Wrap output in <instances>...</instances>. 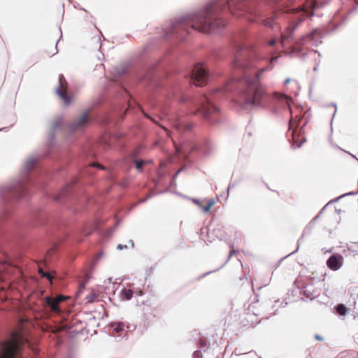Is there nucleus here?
I'll return each instance as SVG.
<instances>
[{
  "mask_svg": "<svg viewBox=\"0 0 358 358\" xmlns=\"http://www.w3.org/2000/svg\"><path fill=\"white\" fill-rule=\"evenodd\" d=\"M103 256V252L102 250L99 251L96 256L94 257V261L95 263L98 262Z\"/></svg>",
  "mask_w": 358,
  "mask_h": 358,
  "instance_id": "23",
  "label": "nucleus"
},
{
  "mask_svg": "<svg viewBox=\"0 0 358 358\" xmlns=\"http://www.w3.org/2000/svg\"><path fill=\"white\" fill-rule=\"evenodd\" d=\"M319 219V216H315L313 219L311 220V221L308 224V225L305 227V229H303V234L301 236V237L298 239L297 241V248L296 249L292 252L291 253H289V255H294L295 254L296 252H297V251L299 250V247H300V245H301V241L303 239V238L305 237V236L306 235H310L311 234V231H312V229H313V227H315V222H316V220Z\"/></svg>",
  "mask_w": 358,
  "mask_h": 358,
  "instance_id": "8",
  "label": "nucleus"
},
{
  "mask_svg": "<svg viewBox=\"0 0 358 358\" xmlns=\"http://www.w3.org/2000/svg\"><path fill=\"white\" fill-rule=\"evenodd\" d=\"M97 297V295L96 294H90L87 296V299L88 302L92 301L94 299Z\"/></svg>",
  "mask_w": 358,
  "mask_h": 358,
  "instance_id": "27",
  "label": "nucleus"
},
{
  "mask_svg": "<svg viewBox=\"0 0 358 358\" xmlns=\"http://www.w3.org/2000/svg\"><path fill=\"white\" fill-rule=\"evenodd\" d=\"M315 338L318 341H324V338L319 335V334H315Z\"/></svg>",
  "mask_w": 358,
  "mask_h": 358,
  "instance_id": "31",
  "label": "nucleus"
},
{
  "mask_svg": "<svg viewBox=\"0 0 358 358\" xmlns=\"http://www.w3.org/2000/svg\"><path fill=\"white\" fill-rule=\"evenodd\" d=\"M174 182H175V180H171V184L172 185V184H173Z\"/></svg>",
  "mask_w": 358,
  "mask_h": 358,
  "instance_id": "45",
  "label": "nucleus"
},
{
  "mask_svg": "<svg viewBox=\"0 0 358 358\" xmlns=\"http://www.w3.org/2000/svg\"><path fill=\"white\" fill-rule=\"evenodd\" d=\"M343 264V257L339 253L332 254L327 260V267L334 271L340 269Z\"/></svg>",
  "mask_w": 358,
  "mask_h": 358,
  "instance_id": "6",
  "label": "nucleus"
},
{
  "mask_svg": "<svg viewBox=\"0 0 358 358\" xmlns=\"http://www.w3.org/2000/svg\"><path fill=\"white\" fill-rule=\"evenodd\" d=\"M182 171V169H180L177 171V172L173 176L172 180H175L176 178L178 176V175Z\"/></svg>",
  "mask_w": 358,
  "mask_h": 358,
  "instance_id": "32",
  "label": "nucleus"
},
{
  "mask_svg": "<svg viewBox=\"0 0 358 358\" xmlns=\"http://www.w3.org/2000/svg\"><path fill=\"white\" fill-rule=\"evenodd\" d=\"M229 247H230V251H229V257H228V259H230L231 257V256L237 252H238V250H235L234 248V243H230L229 244Z\"/></svg>",
  "mask_w": 358,
  "mask_h": 358,
  "instance_id": "22",
  "label": "nucleus"
},
{
  "mask_svg": "<svg viewBox=\"0 0 358 358\" xmlns=\"http://www.w3.org/2000/svg\"><path fill=\"white\" fill-rule=\"evenodd\" d=\"M68 358H71V357H68Z\"/></svg>",
  "mask_w": 358,
  "mask_h": 358,
  "instance_id": "48",
  "label": "nucleus"
},
{
  "mask_svg": "<svg viewBox=\"0 0 358 358\" xmlns=\"http://www.w3.org/2000/svg\"><path fill=\"white\" fill-rule=\"evenodd\" d=\"M313 52L315 53H318L319 57H320V54L318 52L317 50H313Z\"/></svg>",
  "mask_w": 358,
  "mask_h": 358,
  "instance_id": "43",
  "label": "nucleus"
},
{
  "mask_svg": "<svg viewBox=\"0 0 358 358\" xmlns=\"http://www.w3.org/2000/svg\"><path fill=\"white\" fill-rule=\"evenodd\" d=\"M48 305L50 307V308L54 311H59V300H52L50 298L48 297L46 299Z\"/></svg>",
  "mask_w": 358,
  "mask_h": 358,
  "instance_id": "16",
  "label": "nucleus"
},
{
  "mask_svg": "<svg viewBox=\"0 0 358 358\" xmlns=\"http://www.w3.org/2000/svg\"><path fill=\"white\" fill-rule=\"evenodd\" d=\"M124 324L122 322H114L110 324V328L115 332H121L124 330Z\"/></svg>",
  "mask_w": 358,
  "mask_h": 358,
  "instance_id": "15",
  "label": "nucleus"
},
{
  "mask_svg": "<svg viewBox=\"0 0 358 358\" xmlns=\"http://www.w3.org/2000/svg\"><path fill=\"white\" fill-rule=\"evenodd\" d=\"M39 273L43 278H46L50 283H52L53 277L50 273L45 272L41 268L39 269Z\"/></svg>",
  "mask_w": 358,
  "mask_h": 358,
  "instance_id": "19",
  "label": "nucleus"
},
{
  "mask_svg": "<svg viewBox=\"0 0 358 358\" xmlns=\"http://www.w3.org/2000/svg\"><path fill=\"white\" fill-rule=\"evenodd\" d=\"M59 39L56 42V45H55L56 52L53 55H55L58 52L57 43H59Z\"/></svg>",
  "mask_w": 358,
  "mask_h": 358,
  "instance_id": "35",
  "label": "nucleus"
},
{
  "mask_svg": "<svg viewBox=\"0 0 358 358\" xmlns=\"http://www.w3.org/2000/svg\"><path fill=\"white\" fill-rule=\"evenodd\" d=\"M331 105L335 108L334 112L332 117H331V129L332 130V121H333V119L336 113L337 110H336V104L335 103H331Z\"/></svg>",
  "mask_w": 358,
  "mask_h": 358,
  "instance_id": "28",
  "label": "nucleus"
},
{
  "mask_svg": "<svg viewBox=\"0 0 358 358\" xmlns=\"http://www.w3.org/2000/svg\"><path fill=\"white\" fill-rule=\"evenodd\" d=\"M130 163L134 164L135 165V168L139 172L143 171V165L148 163L147 161L144 159H136L134 156H131L129 159Z\"/></svg>",
  "mask_w": 358,
  "mask_h": 358,
  "instance_id": "12",
  "label": "nucleus"
},
{
  "mask_svg": "<svg viewBox=\"0 0 358 358\" xmlns=\"http://www.w3.org/2000/svg\"><path fill=\"white\" fill-rule=\"evenodd\" d=\"M63 299H64V296H59L55 300H59V301H61Z\"/></svg>",
  "mask_w": 358,
  "mask_h": 358,
  "instance_id": "38",
  "label": "nucleus"
},
{
  "mask_svg": "<svg viewBox=\"0 0 358 358\" xmlns=\"http://www.w3.org/2000/svg\"><path fill=\"white\" fill-rule=\"evenodd\" d=\"M8 128H9L8 127H5L0 128V131H8Z\"/></svg>",
  "mask_w": 358,
  "mask_h": 358,
  "instance_id": "36",
  "label": "nucleus"
},
{
  "mask_svg": "<svg viewBox=\"0 0 358 358\" xmlns=\"http://www.w3.org/2000/svg\"><path fill=\"white\" fill-rule=\"evenodd\" d=\"M290 255H291L288 254L287 255H286V256H285V257H282V258H281V259L278 262L276 266H278L280 264V263H281V262H282L285 258H287V257H289V256H290Z\"/></svg>",
  "mask_w": 358,
  "mask_h": 358,
  "instance_id": "33",
  "label": "nucleus"
},
{
  "mask_svg": "<svg viewBox=\"0 0 358 358\" xmlns=\"http://www.w3.org/2000/svg\"><path fill=\"white\" fill-rule=\"evenodd\" d=\"M263 183L266 186V187H267L269 190L272 191V189L269 187V186H268V185L267 183H266L264 181H263Z\"/></svg>",
  "mask_w": 358,
  "mask_h": 358,
  "instance_id": "41",
  "label": "nucleus"
},
{
  "mask_svg": "<svg viewBox=\"0 0 358 358\" xmlns=\"http://www.w3.org/2000/svg\"><path fill=\"white\" fill-rule=\"evenodd\" d=\"M192 129L191 125H186L185 129V130H190Z\"/></svg>",
  "mask_w": 358,
  "mask_h": 358,
  "instance_id": "37",
  "label": "nucleus"
},
{
  "mask_svg": "<svg viewBox=\"0 0 358 358\" xmlns=\"http://www.w3.org/2000/svg\"><path fill=\"white\" fill-rule=\"evenodd\" d=\"M215 203L214 199H209L207 201L206 205L202 206V210L203 213H207L210 211V208Z\"/></svg>",
  "mask_w": 358,
  "mask_h": 358,
  "instance_id": "18",
  "label": "nucleus"
},
{
  "mask_svg": "<svg viewBox=\"0 0 358 358\" xmlns=\"http://www.w3.org/2000/svg\"><path fill=\"white\" fill-rule=\"evenodd\" d=\"M129 243L131 244V247L134 248V243L132 240H130L129 241Z\"/></svg>",
  "mask_w": 358,
  "mask_h": 358,
  "instance_id": "42",
  "label": "nucleus"
},
{
  "mask_svg": "<svg viewBox=\"0 0 358 358\" xmlns=\"http://www.w3.org/2000/svg\"><path fill=\"white\" fill-rule=\"evenodd\" d=\"M90 109L84 110L79 117L68 124V131L71 134L77 131H84L85 129L92 123H99L106 126L113 121L114 117L109 114H104L101 117L97 113H90Z\"/></svg>",
  "mask_w": 358,
  "mask_h": 358,
  "instance_id": "2",
  "label": "nucleus"
},
{
  "mask_svg": "<svg viewBox=\"0 0 358 358\" xmlns=\"http://www.w3.org/2000/svg\"><path fill=\"white\" fill-rule=\"evenodd\" d=\"M327 203L320 210L318 214L316 216H319V217L321 216V215L324 212L326 208L328 206Z\"/></svg>",
  "mask_w": 358,
  "mask_h": 358,
  "instance_id": "30",
  "label": "nucleus"
},
{
  "mask_svg": "<svg viewBox=\"0 0 358 358\" xmlns=\"http://www.w3.org/2000/svg\"><path fill=\"white\" fill-rule=\"evenodd\" d=\"M53 200L66 208H71L78 200L74 185L67 183L64 185L57 194L53 195Z\"/></svg>",
  "mask_w": 358,
  "mask_h": 358,
  "instance_id": "4",
  "label": "nucleus"
},
{
  "mask_svg": "<svg viewBox=\"0 0 358 358\" xmlns=\"http://www.w3.org/2000/svg\"><path fill=\"white\" fill-rule=\"evenodd\" d=\"M60 124H61L60 120H57L52 125V129L48 134V143H47L49 148H51L52 147H53V145H55V143L56 142L55 131L60 126Z\"/></svg>",
  "mask_w": 358,
  "mask_h": 358,
  "instance_id": "10",
  "label": "nucleus"
},
{
  "mask_svg": "<svg viewBox=\"0 0 358 358\" xmlns=\"http://www.w3.org/2000/svg\"><path fill=\"white\" fill-rule=\"evenodd\" d=\"M65 82L66 83V80L65 79V77L64 76L63 74H60L59 76V78H58V83H59V85H58V87L55 89V93L57 94V95L62 99L64 101V104L65 106H69L71 101H72V97L71 96H67L63 91H62V87H63V83Z\"/></svg>",
  "mask_w": 358,
  "mask_h": 358,
  "instance_id": "7",
  "label": "nucleus"
},
{
  "mask_svg": "<svg viewBox=\"0 0 358 358\" xmlns=\"http://www.w3.org/2000/svg\"><path fill=\"white\" fill-rule=\"evenodd\" d=\"M334 309L337 315L343 317L346 316L350 311V309L343 303L337 304Z\"/></svg>",
  "mask_w": 358,
  "mask_h": 358,
  "instance_id": "13",
  "label": "nucleus"
},
{
  "mask_svg": "<svg viewBox=\"0 0 358 358\" xmlns=\"http://www.w3.org/2000/svg\"><path fill=\"white\" fill-rule=\"evenodd\" d=\"M199 347L200 349H203L205 352L210 345V342L206 338H200L199 341Z\"/></svg>",
  "mask_w": 358,
  "mask_h": 358,
  "instance_id": "17",
  "label": "nucleus"
},
{
  "mask_svg": "<svg viewBox=\"0 0 358 358\" xmlns=\"http://www.w3.org/2000/svg\"><path fill=\"white\" fill-rule=\"evenodd\" d=\"M222 266H223V265H222V266H221L220 267L217 268H215V269H214V270L209 271H208V272H206V273H202L201 275H200L198 277V279H199V280H201V279L203 278L204 277H206V276L208 275L209 274H210V273H214V272H215V271H218V270H219L220 268H222Z\"/></svg>",
  "mask_w": 358,
  "mask_h": 358,
  "instance_id": "21",
  "label": "nucleus"
},
{
  "mask_svg": "<svg viewBox=\"0 0 358 358\" xmlns=\"http://www.w3.org/2000/svg\"><path fill=\"white\" fill-rule=\"evenodd\" d=\"M192 201L193 203H194L196 206H198L199 207H200L202 209V206H203L202 205V203L200 199L192 198Z\"/></svg>",
  "mask_w": 358,
  "mask_h": 358,
  "instance_id": "26",
  "label": "nucleus"
},
{
  "mask_svg": "<svg viewBox=\"0 0 358 358\" xmlns=\"http://www.w3.org/2000/svg\"><path fill=\"white\" fill-rule=\"evenodd\" d=\"M83 10H84L85 12H87V10H85V8H81Z\"/></svg>",
  "mask_w": 358,
  "mask_h": 358,
  "instance_id": "47",
  "label": "nucleus"
},
{
  "mask_svg": "<svg viewBox=\"0 0 358 358\" xmlns=\"http://www.w3.org/2000/svg\"><path fill=\"white\" fill-rule=\"evenodd\" d=\"M348 250L354 253H358V242L352 243L348 246Z\"/></svg>",
  "mask_w": 358,
  "mask_h": 358,
  "instance_id": "20",
  "label": "nucleus"
},
{
  "mask_svg": "<svg viewBox=\"0 0 358 358\" xmlns=\"http://www.w3.org/2000/svg\"><path fill=\"white\" fill-rule=\"evenodd\" d=\"M201 148L205 155H208L213 150L214 146L210 140L205 139L202 143Z\"/></svg>",
  "mask_w": 358,
  "mask_h": 358,
  "instance_id": "14",
  "label": "nucleus"
},
{
  "mask_svg": "<svg viewBox=\"0 0 358 358\" xmlns=\"http://www.w3.org/2000/svg\"><path fill=\"white\" fill-rule=\"evenodd\" d=\"M238 184V181L234 182H230L227 187V192L228 194H229V191L234 188Z\"/></svg>",
  "mask_w": 358,
  "mask_h": 358,
  "instance_id": "25",
  "label": "nucleus"
},
{
  "mask_svg": "<svg viewBox=\"0 0 358 358\" xmlns=\"http://www.w3.org/2000/svg\"><path fill=\"white\" fill-rule=\"evenodd\" d=\"M308 0H208L192 11L170 19L159 29L150 46L166 45L163 57L155 63H125L113 70L114 81L131 98L128 87L135 84L162 89L171 104L187 114H201L212 125L222 122L215 101L232 96L243 108L279 107L289 110V131L293 143L306 141L308 123L302 109L293 117L292 99L270 94L262 85V74L272 64L252 75L248 51L256 45L276 48L280 42L291 52L303 45L317 46L322 36L316 30L295 39L293 34L308 16Z\"/></svg>",
  "mask_w": 358,
  "mask_h": 358,
  "instance_id": "1",
  "label": "nucleus"
},
{
  "mask_svg": "<svg viewBox=\"0 0 358 358\" xmlns=\"http://www.w3.org/2000/svg\"><path fill=\"white\" fill-rule=\"evenodd\" d=\"M126 248H127V245L118 244L117 245V250H122V249H126Z\"/></svg>",
  "mask_w": 358,
  "mask_h": 358,
  "instance_id": "29",
  "label": "nucleus"
},
{
  "mask_svg": "<svg viewBox=\"0 0 358 358\" xmlns=\"http://www.w3.org/2000/svg\"><path fill=\"white\" fill-rule=\"evenodd\" d=\"M133 295L134 291L131 289H127L125 287H123L120 292V298L121 301H129L131 299Z\"/></svg>",
  "mask_w": 358,
  "mask_h": 358,
  "instance_id": "11",
  "label": "nucleus"
},
{
  "mask_svg": "<svg viewBox=\"0 0 358 358\" xmlns=\"http://www.w3.org/2000/svg\"><path fill=\"white\" fill-rule=\"evenodd\" d=\"M263 183L266 186V187H267L269 190L272 191V189L269 187V186H268V185L267 183H266L264 181H263Z\"/></svg>",
  "mask_w": 358,
  "mask_h": 358,
  "instance_id": "40",
  "label": "nucleus"
},
{
  "mask_svg": "<svg viewBox=\"0 0 358 358\" xmlns=\"http://www.w3.org/2000/svg\"><path fill=\"white\" fill-rule=\"evenodd\" d=\"M226 232L222 225L220 224H211L209 227H203L201 229V236H207V241L211 243L215 238L222 240L225 238Z\"/></svg>",
  "mask_w": 358,
  "mask_h": 358,
  "instance_id": "5",
  "label": "nucleus"
},
{
  "mask_svg": "<svg viewBox=\"0 0 358 358\" xmlns=\"http://www.w3.org/2000/svg\"><path fill=\"white\" fill-rule=\"evenodd\" d=\"M290 81H291V79H290V78H287V79H285V81H284V83H283V84H284V85H288V84L290 83Z\"/></svg>",
  "mask_w": 358,
  "mask_h": 358,
  "instance_id": "34",
  "label": "nucleus"
},
{
  "mask_svg": "<svg viewBox=\"0 0 358 358\" xmlns=\"http://www.w3.org/2000/svg\"><path fill=\"white\" fill-rule=\"evenodd\" d=\"M193 358H202L201 350H196L192 354Z\"/></svg>",
  "mask_w": 358,
  "mask_h": 358,
  "instance_id": "24",
  "label": "nucleus"
},
{
  "mask_svg": "<svg viewBox=\"0 0 358 358\" xmlns=\"http://www.w3.org/2000/svg\"><path fill=\"white\" fill-rule=\"evenodd\" d=\"M300 294L307 299L312 301L319 294V292L313 289L312 285L304 284L301 287Z\"/></svg>",
  "mask_w": 358,
  "mask_h": 358,
  "instance_id": "9",
  "label": "nucleus"
},
{
  "mask_svg": "<svg viewBox=\"0 0 358 358\" xmlns=\"http://www.w3.org/2000/svg\"><path fill=\"white\" fill-rule=\"evenodd\" d=\"M22 323H23V320H20V324H22Z\"/></svg>",
  "mask_w": 358,
  "mask_h": 358,
  "instance_id": "46",
  "label": "nucleus"
},
{
  "mask_svg": "<svg viewBox=\"0 0 358 358\" xmlns=\"http://www.w3.org/2000/svg\"><path fill=\"white\" fill-rule=\"evenodd\" d=\"M59 31L62 33L61 28H59ZM62 38V34H61L60 38Z\"/></svg>",
  "mask_w": 358,
  "mask_h": 358,
  "instance_id": "44",
  "label": "nucleus"
},
{
  "mask_svg": "<svg viewBox=\"0 0 358 358\" xmlns=\"http://www.w3.org/2000/svg\"><path fill=\"white\" fill-rule=\"evenodd\" d=\"M317 69H318V64H316V66H314V68H313V71H317Z\"/></svg>",
  "mask_w": 358,
  "mask_h": 358,
  "instance_id": "39",
  "label": "nucleus"
},
{
  "mask_svg": "<svg viewBox=\"0 0 358 358\" xmlns=\"http://www.w3.org/2000/svg\"><path fill=\"white\" fill-rule=\"evenodd\" d=\"M21 338L20 332L9 329L6 337L0 339V355L7 356L17 351L20 345Z\"/></svg>",
  "mask_w": 358,
  "mask_h": 358,
  "instance_id": "3",
  "label": "nucleus"
}]
</instances>
